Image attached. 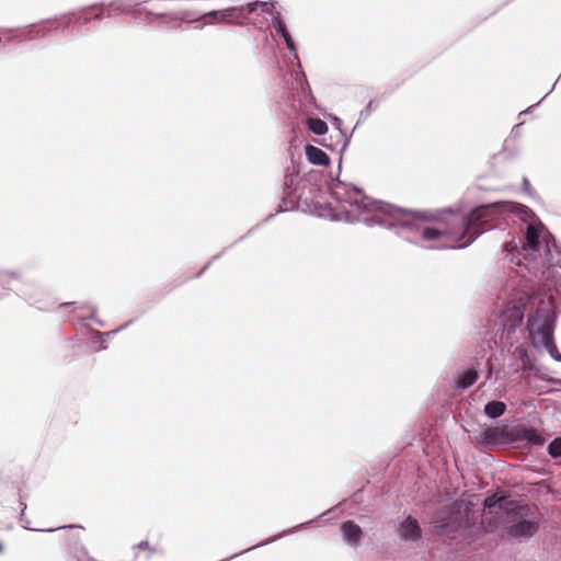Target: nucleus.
<instances>
[{
  "mask_svg": "<svg viewBox=\"0 0 561 561\" xmlns=\"http://www.w3.org/2000/svg\"><path fill=\"white\" fill-rule=\"evenodd\" d=\"M335 205L331 218L347 222L362 221L368 226L380 225L399 229V234L412 242H434L436 248L461 249L477 237L478 227L497 214L515 213L525 222V242L518 248L515 241L507 242L505 250L510 261L535 275L545 274L554 260L550 233L535 214L524 205L493 203L473 209L469 216L448 213L430 220L417 214L394 207L366 196L359 188L343 183L332 187Z\"/></svg>",
  "mask_w": 561,
  "mask_h": 561,
  "instance_id": "obj_1",
  "label": "nucleus"
},
{
  "mask_svg": "<svg viewBox=\"0 0 561 561\" xmlns=\"http://www.w3.org/2000/svg\"><path fill=\"white\" fill-rule=\"evenodd\" d=\"M481 524L486 533H496L502 538H528L538 528L527 505L507 501L497 494L484 500Z\"/></svg>",
  "mask_w": 561,
  "mask_h": 561,
  "instance_id": "obj_2",
  "label": "nucleus"
},
{
  "mask_svg": "<svg viewBox=\"0 0 561 561\" xmlns=\"http://www.w3.org/2000/svg\"><path fill=\"white\" fill-rule=\"evenodd\" d=\"M554 317V307L549 298L548 301L541 302L535 313L529 316L527 329L535 347H542L551 357L561 360V356L557 355L552 337Z\"/></svg>",
  "mask_w": 561,
  "mask_h": 561,
  "instance_id": "obj_3",
  "label": "nucleus"
},
{
  "mask_svg": "<svg viewBox=\"0 0 561 561\" xmlns=\"http://www.w3.org/2000/svg\"><path fill=\"white\" fill-rule=\"evenodd\" d=\"M435 524L442 530L450 528L454 531L467 527L469 525V508L462 502L455 503L435 519Z\"/></svg>",
  "mask_w": 561,
  "mask_h": 561,
  "instance_id": "obj_4",
  "label": "nucleus"
},
{
  "mask_svg": "<svg viewBox=\"0 0 561 561\" xmlns=\"http://www.w3.org/2000/svg\"><path fill=\"white\" fill-rule=\"evenodd\" d=\"M399 537L404 541H417L422 531L417 520L408 516L398 528Z\"/></svg>",
  "mask_w": 561,
  "mask_h": 561,
  "instance_id": "obj_5",
  "label": "nucleus"
},
{
  "mask_svg": "<svg viewBox=\"0 0 561 561\" xmlns=\"http://www.w3.org/2000/svg\"><path fill=\"white\" fill-rule=\"evenodd\" d=\"M341 530H342L344 540L348 545H351V546L358 545V542L362 538V535H363V531L358 525H356L354 522L348 520L342 525Z\"/></svg>",
  "mask_w": 561,
  "mask_h": 561,
  "instance_id": "obj_6",
  "label": "nucleus"
},
{
  "mask_svg": "<svg viewBox=\"0 0 561 561\" xmlns=\"http://www.w3.org/2000/svg\"><path fill=\"white\" fill-rule=\"evenodd\" d=\"M306 156L310 163L316 165H327L329 163L328 154L314 146L308 145L306 147Z\"/></svg>",
  "mask_w": 561,
  "mask_h": 561,
  "instance_id": "obj_7",
  "label": "nucleus"
},
{
  "mask_svg": "<svg viewBox=\"0 0 561 561\" xmlns=\"http://www.w3.org/2000/svg\"><path fill=\"white\" fill-rule=\"evenodd\" d=\"M505 410L506 405L502 401H491L484 407V413L491 419L501 416Z\"/></svg>",
  "mask_w": 561,
  "mask_h": 561,
  "instance_id": "obj_8",
  "label": "nucleus"
},
{
  "mask_svg": "<svg viewBox=\"0 0 561 561\" xmlns=\"http://www.w3.org/2000/svg\"><path fill=\"white\" fill-rule=\"evenodd\" d=\"M478 379V373L473 369L465 371L458 379L457 386L461 389H467L472 386Z\"/></svg>",
  "mask_w": 561,
  "mask_h": 561,
  "instance_id": "obj_9",
  "label": "nucleus"
},
{
  "mask_svg": "<svg viewBox=\"0 0 561 561\" xmlns=\"http://www.w3.org/2000/svg\"><path fill=\"white\" fill-rule=\"evenodd\" d=\"M308 128L316 135H324L328 131V125L320 118H309L307 121Z\"/></svg>",
  "mask_w": 561,
  "mask_h": 561,
  "instance_id": "obj_10",
  "label": "nucleus"
},
{
  "mask_svg": "<svg viewBox=\"0 0 561 561\" xmlns=\"http://www.w3.org/2000/svg\"><path fill=\"white\" fill-rule=\"evenodd\" d=\"M232 11H233V9H226L222 11H211V12H208L207 14H205L202 19L205 20L206 24H213L217 21L218 18H220V20H225V19L229 18L231 15Z\"/></svg>",
  "mask_w": 561,
  "mask_h": 561,
  "instance_id": "obj_11",
  "label": "nucleus"
},
{
  "mask_svg": "<svg viewBox=\"0 0 561 561\" xmlns=\"http://www.w3.org/2000/svg\"><path fill=\"white\" fill-rule=\"evenodd\" d=\"M248 9L250 12H255L257 10H261L262 12L274 14V4L270 2H260L254 1L248 4Z\"/></svg>",
  "mask_w": 561,
  "mask_h": 561,
  "instance_id": "obj_12",
  "label": "nucleus"
},
{
  "mask_svg": "<svg viewBox=\"0 0 561 561\" xmlns=\"http://www.w3.org/2000/svg\"><path fill=\"white\" fill-rule=\"evenodd\" d=\"M113 10L129 13L133 11V3L130 0H117L112 3Z\"/></svg>",
  "mask_w": 561,
  "mask_h": 561,
  "instance_id": "obj_13",
  "label": "nucleus"
},
{
  "mask_svg": "<svg viewBox=\"0 0 561 561\" xmlns=\"http://www.w3.org/2000/svg\"><path fill=\"white\" fill-rule=\"evenodd\" d=\"M549 454L553 457H561V437L553 439L548 446Z\"/></svg>",
  "mask_w": 561,
  "mask_h": 561,
  "instance_id": "obj_14",
  "label": "nucleus"
},
{
  "mask_svg": "<svg viewBox=\"0 0 561 561\" xmlns=\"http://www.w3.org/2000/svg\"><path fill=\"white\" fill-rule=\"evenodd\" d=\"M524 438L535 445H541L543 443L542 438L533 430H524Z\"/></svg>",
  "mask_w": 561,
  "mask_h": 561,
  "instance_id": "obj_15",
  "label": "nucleus"
},
{
  "mask_svg": "<svg viewBox=\"0 0 561 561\" xmlns=\"http://www.w3.org/2000/svg\"><path fill=\"white\" fill-rule=\"evenodd\" d=\"M273 25L276 28L277 33H279L283 37L288 35L285 25L283 24V22L280 21V19L278 16L274 18Z\"/></svg>",
  "mask_w": 561,
  "mask_h": 561,
  "instance_id": "obj_16",
  "label": "nucleus"
},
{
  "mask_svg": "<svg viewBox=\"0 0 561 561\" xmlns=\"http://www.w3.org/2000/svg\"><path fill=\"white\" fill-rule=\"evenodd\" d=\"M284 39H285V42H286V45H287L288 50H289L290 53H293V54H296V48H295L294 42H293L291 37L289 36V34H288V35H286V36L284 37Z\"/></svg>",
  "mask_w": 561,
  "mask_h": 561,
  "instance_id": "obj_17",
  "label": "nucleus"
},
{
  "mask_svg": "<svg viewBox=\"0 0 561 561\" xmlns=\"http://www.w3.org/2000/svg\"><path fill=\"white\" fill-rule=\"evenodd\" d=\"M163 16H164V18H167L169 22H171V21H178V20H180V21H185V20H187L186 18H184V16H179V15H178V14H175V13H172V14H164Z\"/></svg>",
  "mask_w": 561,
  "mask_h": 561,
  "instance_id": "obj_18",
  "label": "nucleus"
},
{
  "mask_svg": "<svg viewBox=\"0 0 561 561\" xmlns=\"http://www.w3.org/2000/svg\"><path fill=\"white\" fill-rule=\"evenodd\" d=\"M294 178H295L294 175H290L289 178L286 179V181H285L286 190L289 188V182H290V184H293Z\"/></svg>",
  "mask_w": 561,
  "mask_h": 561,
  "instance_id": "obj_19",
  "label": "nucleus"
},
{
  "mask_svg": "<svg viewBox=\"0 0 561 561\" xmlns=\"http://www.w3.org/2000/svg\"><path fill=\"white\" fill-rule=\"evenodd\" d=\"M4 275L7 277H10V278H16L18 277V273H15V272H7Z\"/></svg>",
  "mask_w": 561,
  "mask_h": 561,
  "instance_id": "obj_20",
  "label": "nucleus"
},
{
  "mask_svg": "<svg viewBox=\"0 0 561 561\" xmlns=\"http://www.w3.org/2000/svg\"><path fill=\"white\" fill-rule=\"evenodd\" d=\"M147 546H148V543H147L146 541H142V542H140V543L138 545V548H139V549H146V548H147Z\"/></svg>",
  "mask_w": 561,
  "mask_h": 561,
  "instance_id": "obj_21",
  "label": "nucleus"
},
{
  "mask_svg": "<svg viewBox=\"0 0 561 561\" xmlns=\"http://www.w3.org/2000/svg\"><path fill=\"white\" fill-rule=\"evenodd\" d=\"M558 255H559V259H558V261H557V262H558V264H559V265H560V267H561V252H558Z\"/></svg>",
  "mask_w": 561,
  "mask_h": 561,
  "instance_id": "obj_22",
  "label": "nucleus"
},
{
  "mask_svg": "<svg viewBox=\"0 0 561 561\" xmlns=\"http://www.w3.org/2000/svg\"><path fill=\"white\" fill-rule=\"evenodd\" d=\"M87 317H88V314H87V313H81V314H80V318H87Z\"/></svg>",
  "mask_w": 561,
  "mask_h": 561,
  "instance_id": "obj_23",
  "label": "nucleus"
},
{
  "mask_svg": "<svg viewBox=\"0 0 561 561\" xmlns=\"http://www.w3.org/2000/svg\"><path fill=\"white\" fill-rule=\"evenodd\" d=\"M520 355L524 356L525 355V351L524 350H520Z\"/></svg>",
  "mask_w": 561,
  "mask_h": 561,
  "instance_id": "obj_24",
  "label": "nucleus"
},
{
  "mask_svg": "<svg viewBox=\"0 0 561 561\" xmlns=\"http://www.w3.org/2000/svg\"><path fill=\"white\" fill-rule=\"evenodd\" d=\"M274 540V538L272 539H268L267 541H265L264 543H268V542H272Z\"/></svg>",
  "mask_w": 561,
  "mask_h": 561,
  "instance_id": "obj_25",
  "label": "nucleus"
},
{
  "mask_svg": "<svg viewBox=\"0 0 561 561\" xmlns=\"http://www.w3.org/2000/svg\"><path fill=\"white\" fill-rule=\"evenodd\" d=\"M371 107V103H368L367 110L369 111Z\"/></svg>",
  "mask_w": 561,
  "mask_h": 561,
  "instance_id": "obj_26",
  "label": "nucleus"
}]
</instances>
